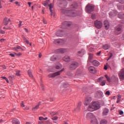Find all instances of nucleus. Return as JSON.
<instances>
[{
  "label": "nucleus",
  "instance_id": "f257e3e1",
  "mask_svg": "<svg viewBox=\"0 0 124 124\" xmlns=\"http://www.w3.org/2000/svg\"><path fill=\"white\" fill-rule=\"evenodd\" d=\"M100 108V105L98 102H93L88 107V110L90 112H93L95 110H98Z\"/></svg>",
  "mask_w": 124,
  "mask_h": 124
},
{
  "label": "nucleus",
  "instance_id": "f03ea898",
  "mask_svg": "<svg viewBox=\"0 0 124 124\" xmlns=\"http://www.w3.org/2000/svg\"><path fill=\"white\" fill-rule=\"evenodd\" d=\"M94 10V6L89 3L86 7V11L87 13H91Z\"/></svg>",
  "mask_w": 124,
  "mask_h": 124
},
{
  "label": "nucleus",
  "instance_id": "7ed1b4c3",
  "mask_svg": "<svg viewBox=\"0 0 124 124\" xmlns=\"http://www.w3.org/2000/svg\"><path fill=\"white\" fill-rule=\"evenodd\" d=\"M64 68H63L61 70L58 72L49 74L48 76L49 78H54V77H56V76H59V75H60L61 73L62 72V71H64Z\"/></svg>",
  "mask_w": 124,
  "mask_h": 124
},
{
  "label": "nucleus",
  "instance_id": "20e7f679",
  "mask_svg": "<svg viewBox=\"0 0 124 124\" xmlns=\"http://www.w3.org/2000/svg\"><path fill=\"white\" fill-rule=\"evenodd\" d=\"M49 1H50V0H46V1L45 3H43L44 5L45 6H49V10L51 13V15H52L53 12L52 11V9H53V4L51 3L49 4Z\"/></svg>",
  "mask_w": 124,
  "mask_h": 124
},
{
  "label": "nucleus",
  "instance_id": "39448f33",
  "mask_svg": "<svg viewBox=\"0 0 124 124\" xmlns=\"http://www.w3.org/2000/svg\"><path fill=\"white\" fill-rule=\"evenodd\" d=\"M78 66H79L78 62H74L70 65V69L71 70H74V69H76Z\"/></svg>",
  "mask_w": 124,
  "mask_h": 124
},
{
  "label": "nucleus",
  "instance_id": "423d86ee",
  "mask_svg": "<svg viewBox=\"0 0 124 124\" xmlns=\"http://www.w3.org/2000/svg\"><path fill=\"white\" fill-rule=\"evenodd\" d=\"M61 12L63 14H67L66 15H68V16H74V15H73V13H74V12H72L71 10L67 11V10H66L65 9H63L61 10ZM67 13H70V14L69 15V14H67Z\"/></svg>",
  "mask_w": 124,
  "mask_h": 124
},
{
  "label": "nucleus",
  "instance_id": "0eeeda50",
  "mask_svg": "<svg viewBox=\"0 0 124 124\" xmlns=\"http://www.w3.org/2000/svg\"><path fill=\"white\" fill-rule=\"evenodd\" d=\"M94 26L97 29H101L102 28V22L100 21L96 20L94 22Z\"/></svg>",
  "mask_w": 124,
  "mask_h": 124
},
{
  "label": "nucleus",
  "instance_id": "6e6552de",
  "mask_svg": "<svg viewBox=\"0 0 124 124\" xmlns=\"http://www.w3.org/2000/svg\"><path fill=\"white\" fill-rule=\"evenodd\" d=\"M67 52V49L65 48H59L55 50V53H60V54H64Z\"/></svg>",
  "mask_w": 124,
  "mask_h": 124
},
{
  "label": "nucleus",
  "instance_id": "1a4fd4ad",
  "mask_svg": "<svg viewBox=\"0 0 124 124\" xmlns=\"http://www.w3.org/2000/svg\"><path fill=\"white\" fill-rule=\"evenodd\" d=\"M122 32V28L120 26H117L115 29L114 33L115 34H120Z\"/></svg>",
  "mask_w": 124,
  "mask_h": 124
},
{
  "label": "nucleus",
  "instance_id": "9d476101",
  "mask_svg": "<svg viewBox=\"0 0 124 124\" xmlns=\"http://www.w3.org/2000/svg\"><path fill=\"white\" fill-rule=\"evenodd\" d=\"M92 101V97L88 96L87 98H86L85 102H84V105L88 106L90 103H91V102Z\"/></svg>",
  "mask_w": 124,
  "mask_h": 124
},
{
  "label": "nucleus",
  "instance_id": "9b49d317",
  "mask_svg": "<svg viewBox=\"0 0 124 124\" xmlns=\"http://www.w3.org/2000/svg\"><path fill=\"white\" fill-rule=\"evenodd\" d=\"M119 76L121 80H124V68L121 70Z\"/></svg>",
  "mask_w": 124,
  "mask_h": 124
},
{
  "label": "nucleus",
  "instance_id": "f8f14e48",
  "mask_svg": "<svg viewBox=\"0 0 124 124\" xmlns=\"http://www.w3.org/2000/svg\"><path fill=\"white\" fill-rule=\"evenodd\" d=\"M86 118L87 120H89V119H94L95 117L93 114V113H92V112H89L87 113Z\"/></svg>",
  "mask_w": 124,
  "mask_h": 124
},
{
  "label": "nucleus",
  "instance_id": "ddd939ff",
  "mask_svg": "<svg viewBox=\"0 0 124 124\" xmlns=\"http://www.w3.org/2000/svg\"><path fill=\"white\" fill-rule=\"evenodd\" d=\"M109 17L112 18V17H115L117 15V11L112 10L109 13Z\"/></svg>",
  "mask_w": 124,
  "mask_h": 124
},
{
  "label": "nucleus",
  "instance_id": "4468645a",
  "mask_svg": "<svg viewBox=\"0 0 124 124\" xmlns=\"http://www.w3.org/2000/svg\"><path fill=\"white\" fill-rule=\"evenodd\" d=\"M60 59H61V58H59L57 55H53L50 58V61L51 62H56V61H58V60H60Z\"/></svg>",
  "mask_w": 124,
  "mask_h": 124
},
{
  "label": "nucleus",
  "instance_id": "2eb2a0df",
  "mask_svg": "<svg viewBox=\"0 0 124 124\" xmlns=\"http://www.w3.org/2000/svg\"><path fill=\"white\" fill-rule=\"evenodd\" d=\"M103 95V93L101 92H96V93L95 94V96L97 98H100L102 97V95Z\"/></svg>",
  "mask_w": 124,
  "mask_h": 124
},
{
  "label": "nucleus",
  "instance_id": "dca6fc26",
  "mask_svg": "<svg viewBox=\"0 0 124 124\" xmlns=\"http://www.w3.org/2000/svg\"><path fill=\"white\" fill-rule=\"evenodd\" d=\"M89 71L91 73H96V70L94 68L93 66H90L88 68Z\"/></svg>",
  "mask_w": 124,
  "mask_h": 124
},
{
  "label": "nucleus",
  "instance_id": "f3484780",
  "mask_svg": "<svg viewBox=\"0 0 124 124\" xmlns=\"http://www.w3.org/2000/svg\"><path fill=\"white\" fill-rule=\"evenodd\" d=\"M104 25L106 30H108L109 29L110 27V24H109V22H108V21L105 20L104 21Z\"/></svg>",
  "mask_w": 124,
  "mask_h": 124
},
{
  "label": "nucleus",
  "instance_id": "a211bd4d",
  "mask_svg": "<svg viewBox=\"0 0 124 124\" xmlns=\"http://www.w3.org/2000/svg\"><path fill=\"white\" fill-rule=\"evenodd\" d=\"M62 42H63V40L62 39L60 40H54L53 41V43L55 44H62Z\"/></svg>",
  "mask_w": 124,
  "mask_h": 124
},
{
  "label": "nucleus",
  "instance_id": "6ab92c4d",
  "mask_svg": "<svg viewBox=\"0 0 124 124\" xmlns=\"http://www.w3.org/2000/svg\"><path fill=\"white\" fill-rule=\"evenodd\" d=\"M63 61H64L66 62H70V57L68 55H66L63 58Z\"/></svg>",
  "mask_w": 124,
  "mask_h": 124
},
{
  "label": "nucleus",
  "instance_id": "aec40b11",
  "mask_svg": "<svg viewBox=\"0 0 124 124\" xmlns=\"http://www.w3.org/2000/svg\"><path fill=\"white\" fill-rule=\"evenodd\" d=\"M108 113H109V109L106 108H104L103 112V116H107L108 115Z\"/></svg>",
  "mask_w": 124,
  "mask_h": 124
},
{
  "label": "nucleus",
  "instance_id": "412c9836",
  "mask_svg": "<svg viewBox=\"0 0 124 124\" xmlns=\"http://www.w3.org/2000/svg\"><path fill=\"white\" fill-rule=\"evenodd\" d=\"M78 6V4L76 2H74L71 5V8L72 9H76L77 7Z\"/></svg>",
  "mask_w": 124,
  "mask_h": 124
},
{
  "label": "nucleus",
  "instance_id": "4be33fe9",
  "mask_svg": "<svg viewBox=\"0 0 124 124\" xmlns=\"http://www.w3.org/2000/svg\"><path fill=\"white\" fill-rule=\"evenodd\" d=\"M93 64L94 65V66H98L100 65V62L96 60H94L93 62Z\"/></svg>",
  "mask_w": 124,
  "mask_h": 124
},
{
  "label": "nucleus",
  "instance_id": "5701e85b",
  "mask_svg": "<svg viewBox=\"0 0 124 124\" xmlns=\"http://www.w3.org/2000/svg\"><path fill=\"white\" fill-rule=\"evenodd\" d=\"M8 21H10V19H9V18L5 17L4 19V21L3 22V25H4L5 26L8 25Z\"/></svg>",
  "mask_w": 124,
  "mask_h": 124
},
{
  "label": "nucleus",
  "instance_id": "b1692460",
  "mask_svg": "<svg viewBox=\"0 0 124 124\" xmlns=\"http://www.w3.org/2000/svg\"><path fill=\"white\" fill-rule=\"evenodd\" d=\"M84 54H85V50L84 49H82L78 52V55L80 57H82Z\"/></svg>",
  "mask_w": 124,
  "mask_h": 124
},
{
  "label": "nucleus",
  "instance_id": "393cba45",
  "mask_svg": "<svg viewBox=\"0 0 124 124\" xmlns=\"http://www.w3.org/2000/svg\"><path fill=\"white\" fill-rule=\"evenodd\" d=\"M91 124H98L97 120L95 117L91 120Z\"/></svg>",
  "mask_w": 124,
  "mask_h": 124
},
{
  "label": "nucleus",
  "instance_id": "a878e982",
  "mask_svg": "<svg viewBox=\"0 0 124 124\" xmlns=\"http://www.w3.org/2000/svg\"><path fill=\"white\" fill-rule=\"evenodd\" d=\"M102 48L104 50H108L110 48V46L108 44H106L103 46Z\"/></svg>",
  "mask_w": 124,
  "mask_h": 124
},
{
  "label": "nucleus",
  "instance_id": "bb28decb",
  "mask_svg": "<svg viewBox=\"0 0 124 124\" xmlns=\"http://www.w3.org/2000/svg\"><path fill=\"white\" fill-rule=\"evenodd\" d=\"M81 105H82V103L79 102L78 103V107L76 109H75V110L77 111V112H78V111L80 110V109L81 108Z\"/></svg>",
  "mask_w": 124,
  "mask_h": 124
},
{
  "label": "nucleus",
  "instance_id": "cd10ccee",
  "mask_svg": "<svg viewBox=\"0 0 124 124\" xmlns=\"http://www.w3.org/2000/svg\"><path fill=\"white\" fill-rule=\"evenodd\" d=\"M13 124H20V122L17 119H14L12 121Z\"/></svg>",
  "mask_w": 124,
  "mask_h": 124
},
{
  "label": "nucleus",
  "instance_id": "c85d7f7f",
  "mask_svg": "<svg viewBox=\"0 0 124 124\" xmlns=\"http://www.w3.org/2000/svg\"><path fill=\"white\" fill-rule=\"evenodd\" d=\"M111 81H113V82H117L119 79L117 78V77L113 76L111 78Z\"/></svg>",
  "mask_w": 124,
  "mask_h": 124
},
{
  "label": "nucleus",
  "instance_id": "c756f323",
  "mask_svg": "<svg viewBox=\"0 0 124 124\" xmlns=\"http://www.w3.org/2000/svg\"><path fill=\"white\" fill-rule=\"evenodd\" d=\"M67 4L66 1H63L62 3L61 4V7H65Z\"/></svg>",
  "mask_w": 124,
  "mask_h": 124
},
{
  "label": "nucleus",
  "instance_id": "7c9ffc66",
  "mask_svg": "<svg viewBox=\"0 0 124 124\" xmlns=\"http://www.w3.org/2000/svg\"><path fill=\"white\" fill-rule=\"evenodd\" d=\"M121 99H122V96H121V94H118V97H117V103H119L120 101H121Z\"/></svg>",
  "mask_w": 124,
  "mask_h": 124
},
{
  "label": "nucleus",
  "instance_id": "2f4dec72",
  "mask_svg": "<svg viewBox=\"0 0 124 124\" xmlns=\"http://www.w3.org/2000/svg\"><path fill=\"white\" fill-rule=\"evenodd\" d=\"M65 26H67V27H70L71 26V23L70 22H67L66 21H65L63 23Z\"/></svg>",
  "mask_w": 124,
  "mask_h": 124
},
{
  "label": "nucleus",
  "instance_id": "473e14b6",
  "mask_svg": "<svg viewBox=\"0 0 124 124\" xmlns=\"http://www.w3.org/2000/svg\"><path fill=\"white\" fill-rule=\"evenodd\" d=\"M39 107V104L35 106L34 108H32V111H35V110H37L38 109V108Z\"/></svg>",
  "mask_w": 124,
  "mask_h": 124
},
{
  "label": "nucleus",
  "instance_id": "72a5a7b5",
  "mask_svg": "<svg viewBox=\"0 0 124 124\" xmlns=\"http://www.w3.org/2000/svg\"><path fill=\"white\" fill-rule=\"evenodd\" d=\"M28 73L29 75V76L31 78H32L33 77V76H32V74L31 73V70H28Z\"/></svg>",
  "mask_w": 124,
  "mask_h": 124
},
{
  "label": "nucleus",
  "instance_id": "f704fd0d",
  "mask_svg": "<svg viewBox=\"0 0 124 124\" xmlns=\"http://www.w3.org/2000/svg\"><path fill=\"white\" fill-rule=\"evenodd\" d=\"M100 85L101 86H105L106 85V80H104L103 81H102L100 83Z\"/></svg>",
  "mask_w": 124,
  "mask_h": 124
},
{
  "label": "nucleus",
  "instance_id": "c9c22d12",
  "mask_svg": "<svg viewBox=\"0 0 124 124\" xmlns=\"http://www.w3.org/2000/svg\"><path fill=\"white\" fill-rule=\"evenodd\" d=\"M105 77L106 78L108 82H111V79L110 78H109V77H108V76L107 75H106L105 76Z\"/></svg>",
  "mask_w": 124,
  "mask_h": 124
},
{
  "label": "nucleus",
  "instance_id": "e433bc0d",
  "mask_svg": "<svg viewBox=\"0 0 124 124\" xmlns=\"http://www.w3.org/2000/svg\"><path fill=\"white\" fill-rule=\"evenodd\" d=\"M100 124H107V121L106 120H103L100 122Z\"/></svg>",
  "mask_w": 124,
  "mask_h": 124
},
{
  "label": "nucleus",
  "instance_id": "4c0bfd02",
  "mask_svg": "<svg viewBox=\"0 0 124 124\" xmlns=\"http://www.w3.org/2000/svg\"><path fill=\"white\" fill-rule=\"evenodd\" d=\"M60 32H61V31H59L56 32L57 36H62V33H60Z\"/></svg>",
  "mask_w": 124,
  "mask_h": 124
},
{
  "label": "nucleus",
  "instance_id": "58836bf2",
  "mask_svg": "<svg viewBox=\"0 0 124 124\" xmlns=\"http://www.w3.org/2000/svg\"><path fill=\"white\" fill-rule=\"evenodd\" d=\"M93 57V54H90L89 57V61L91 62L92 61V59Z\"/></svg>",
  "mask_w": 124,
  "mask_h": 124
},
{
  "label": "nucleus",
  "instance_id": "ea45409f",
  "mask_svg": "<svg viewBox=\"0 0 124 124\" xmlns=\"http://www.w3.org/2000/svg\"><path fill=\"white\" fill-rule=\"evenodd\" d=\"M89 50L90 52H93V51H94V47L93 46L90 47Z\"/></svg>",
  "mask_w": 124,
  "mask_h": 124
},
{
  "label": "nucleus",
  "instance_id": "a19ab883",
  "mask_svg": "<svg viewBox=\"0 0 124 124\" xmlns=\"http://www.w3.org/2000/svg\"><path fill=\"white\" fill-rule=\"evenodd\" d=\"M16 76H21V74H20V71L19 70H17L16 71Z\"/></svg>",
  "mask_w": 124,
  "mask_h": 124
},
{
  "label": "nucleus",
  "instance_id": "79ce46f5",
  "mask_svg": "<svg viewBox=\"0 0 124 124\" xmlns=\"http://www.w3.org/2000/svg\"><path fill=\"white\" fill-rule=\"evenodd\" d=\"M103 80V77H101L97 79V82H101Z\"/></svg>",
  "mask_w": 124,
  "mask_h": 124
},
{
  "label": "nucleus",
  "instance_id": "37998d69",
  "mask_svg": "<svg viewBox=\"0 0 124 124\" xmlns=\"http://www.w3.org/2000/svg\"><path fill=\"white\" fill-rule=\"evenodd\" d=\"M51 119L53 121H57L58 120V116H55V117L52 118Z\"/></svg>",
  "mask_w": 124,
  "mask_h": 124
},
{
  "label": "nucleus",
  "instance_id": "c03bdc74",
  "mask_svg": "<svg viewBox=\"0 0 124 124\" xmlns=\"http://www.w3.org/2000/svg\"><path fill=\"white\" fill-rule=\"evenodd\" d=\"M23 25H24V23L22 21H19V24H18L19 27H21Z\"/></svg>",
  "mask_w": 124,
  "mask_h": 124
},
{
  "label": "nucleus",
  "instance_id": "a18cd8bd",
  "mask_svg": "<svg viewBox=\"0 0 124 124\" xmlns=\"http://www.w3.org/2000/svg\"><path fill=\"white\" fill-rule=\"evenodd\" d=\"M105 94H106V95H110V92L109 91H107V92H106Z\"/></svg>",
  "mask_w": 124,
  "mask_h": 124
},
{
  "label": "nucleus",
  "instance_id": "49530a36",
  "mask_svg": "<svg viewBox=\"0 0 124 124\" xmlns=\"http://www.w3.org/2000/svg\"><path fill=\"white\" fill-rule=\"evenodd\" d=\"M17 48L18 49H20V50H22V51H24V48L21 47L20 46H17Z\"/></svg>",
  "mask_w": 124,
  "mask_h": 124
},
{
  "label": "nucleus",
  "instance_id": "de8ad7c7",
  "mask_svg": "<svg viewBox=\"0 0 124 124\" xmlns=\"http://www.w3.org/2000/svg\"><path fill=\"white\" fill-rule=\"evenodd\" d=\"M0 32L1 33V34H4L5 33V31L3 30H0Z\"/></svg>",
  "mask_w": 124,
  "mask_h": 124
},
{
  "label": "nucleus",
  "instance_id": "09e8293b",
  "mask_svg": "<svg viewBox=\"0 0 124 124\" xmlns=\"http://www.w3.org/2000/svg\"><path fill=\"white\" fill-rule=\"evenodd\" d=\"M2 0H0V8H2V6L1 5V3L2 2Z\"/></svg>",
  "mask_w": 124,
  "mask_h": 124
},
{
  "label": "nucleus",
  "instance_id": "8fccbe9b",
  "mask_svg": "<svg viewBox=\"0 0 124 124\" xmlns=\"http://www.w3.org/2000/svg\"><path fill=\"white\" fill-rule=\"evenodd\" d=\"M20 106L22 107H24L25 106V104L24 103V102H22V103H21L20 104Z\"/></svg>",
  "mask_w": 124,
  "mask_h": 124
},
{
  "label": "nucleus",
  "instance_id": "3c124183",
  "mask_svg": "<svg viewBox=\"0 0 124 124\" xmlns=\"http://www.w3.org/2000/svg\"><path fill=\"white\" fill-rule=\"evenodd\" d=\"M119 2L120 3H124V0H118Z\"/></svg>",
  "mask_w": 124,
  "mask_h": 124
},
{
  "label": "nucleus",
  "instance_id": "603ef678",
  "mask_svg": "<svg viewBox=\"0 0 124 124\" xmlns=\"http://www.w3.org/2000/svg\"><path fill=\"white\" fill-rule=\"evenodd\" d=\"M2 79H4V80H6V81H8V79L5 77H2Z\"/></svg>",
  "mask_w": 124,
  "mask_h": 124
},
{
  "label": "nucleus",
  "instance_id": "864d4df0",
  "mask_svg": "<svg viewBox=\"0 0 124 124\" xmlns=\"http://www.w3.org/2000/svg\"><path fill=\"white\" fill-rule=\"evenodd\" d=\"M92 18L93 19H95V15L93 14L92 16Z\"/></svg>",
  "mask_w": 124,
  "mask_h": 124
},
{
  "label": "nucleus",
  "instance_id": "5fc2aeb1",
  "mask_svg": "<svg viewBox=\"0 0 124 124\" xmlns=\"http://www.w3.org/2000/svg\"><path fill=\"white\" fill-rule=\"evenodd\" d=\"M119 114H120V115H123L124 114V111H123L122 110H120Z\"/></svg>",
  "mask_w": 124,
  "mask_h": 124
},
{
  "label": "nucleus",
  "instance_id": "6e6d98bb",
  "mask_svg": "<svg viewBox=\"0 0 124 124\" xmlns=\"http://www.w3.org/2000/svg\"><path fill=\"white\" fill-rule=\"evenodd\" d=\"M44 118H43V117H40L39 118V121H42V120H44Z\"/></svg>",
  "mask_w": 124,
  "mask_h": 124
},
{
  "label": "nucleus",
  "instance_id": "4d7b16f0",
  "mask_svg": "<svg viewBox=\"0 0 124 124\" xmlns=\"http://www.w3.org/2000/svg\"><path fill=\"white\" fill-rule=\"evenodd\" d=\"M13 49L15 50V51H18V48H17V46H16V47H14Z\"/></svg>",
  "mask_w": 124,
  "mask_h": 124
},
{
  "label": "nucleus",
  "instance_id": "13d9d810",
  "mask_svg": "<svg viewBox=\"0 0 124 124\" xmlns=\"http://www.w3.org/2000/svg\"><path fill=\"white\" fill-rule=\"evenodd\" d=\"M16 56H22V53L19 52L18 54H16Z\"/></svg>",
  "mask_w": 124,
  "mask_h": 124
},
{
  "label": "nucleus",
  "instance_id": "bf43d9fd",
  "mask_svg": "<svg viewBox=\"0 0 124 124\" xmlns=\"http://www.w3.org/2000/svg\"><path fill=\"white\" fill-rule=\"evenodd\" d=\"M22 37L24 39V40H26L27 39V38H26V37H25V36L24 35H22Z\"/></svg>",
  "mask_w": 124,
  "mask_h": 124
},
{
  "label": "nucleus",
  "instance_id": "052dcab7",
  "mask_svg": "<svg viewBox=\"0 0 124 124\" xmlns=\"http://www.w3.org/2000/svg\"><path fill=\"white\" fill-rule=\"evenodd\" d=\"M55 68H56V69H60V66L59 65L56 66Z\"/></svg>",
  "mask_w": 124,
  "mask_h": 124
},
{
  "label": "nucleus",
  "instance_id": "680f3d73",
  "mask_svg": "<svg viewBox=\"0 0 124 124\" xmlns=\"http://www.w3.org/2000/svg\"><path fill=\"white\" fill-rule=\"evenodd\" d=\"M2 67L4 69H6V66H5V65H2Z\"/></svg>",
  "mask_w": 124,
  "mask_h": 124
},
{
  "label": "nucleus",
  "instance_id": "e2e57ef3",
  "mask_svg": "<svg viewBox=\"0 0 124 124\" xmlns=\"http://www.w3.org/2000/svg\"><path fill=\"white\" fill-rule=\"evenodd\" d=\"M5 40L4 39H1L0 40V42H4V41Z\"/></svg>",
  "mask_w": 124,
  "mask_h": 124
},
{
  "label": "nucleus",
  "instance_id": "0e129e2a",
  "mask_svg": "<svg viewBox=\"0 0 124 124\" xmlns=\"http://www.w3.org/2000/svg\"><path fill=\"white\" fill-rule=\"evenodd\" d=\"M25 42H26V43L27 44H29V40H28L27 39L25 40Z\"/></svg>",
  "mask_w": 124,
  "mask_h": 124
},
{
  "label": "nucleus",
  "instance_id": "69168bd1",
  "mask_svg": "<svg viewBox=\"0 0 124 124\" xmlns=\"http://www.w3.org/2000/svg\"><path fill=\"white\" fill-rule=\"evenodd\" d=\"M10 56H11V57H15V55L13 54H10Z\"/></svg>",
  "mask_w": 124,
  "mask_h": 124
},
{
  "label": "nucleus",
  "instance_id": "338daca9",
  "mask_svg": "<svg viewBox=\"0 0 124 124\" xmlns=\"http://www.w3.org/2000/svg\"><path fill=\"white\" fill-rule=\"evenodd\" d=\"M43 22L44 24H47V21L45 20H43Z\"/></svg>",
  "mask_w": 124,
  "mask_h": 124
},
{
  "label": "nucleus",
  "instance_id": "774afa93",
  "mask_svg": "<svg viewBox=\"0 0 124 124\" xmlns=\"http://www.w3.org/2000/svg\"><path fill=\"white\" fill-rule=\"evenodd\" d=\"M122 63L124 65V58L122 59Z\"/></svg>",
  "mask_w": 124,
  "mask_h": 124
}]
</instances>
